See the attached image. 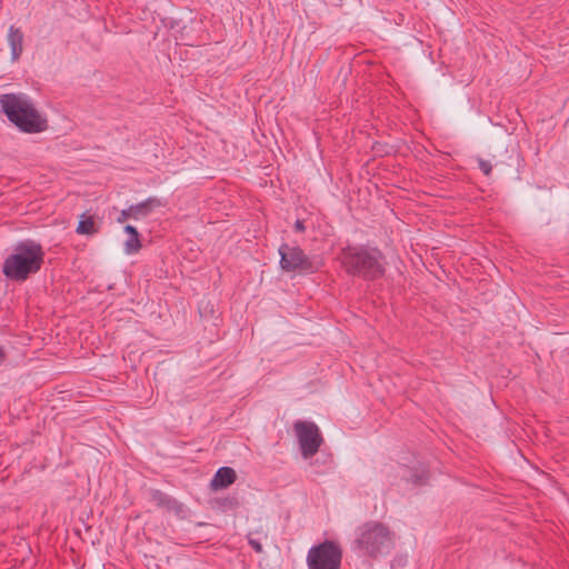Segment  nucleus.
I'll use <instances>...</instances> for the list:
<instances>
[{
    "instance_id": "1",
    "label": "nucleus",
    "mask_w": 569,
    "mask_h": 569,
    "mask_svg": "<svg viewBox=\"0 0 569 569\" xmlns=\"http://www.w3.org/2000/svg\"><path fill=\"white\" fill-rule=\"evenodd\" d=\"M0 107L8 120L21 132L40 133L48 129L47 116L24 93L1 94Z\"/></svg>"
},
{
    "instance_id": "2",
    "label": "nucleus",
    "mask_w": 569,
    "mask_h": 569,
    "mask_svg": "<svg viewBox=\"0 0 569 569\" xmlns=\"http://www.w3.org/2000/svg\"><path fill=\"white\" fill-rule=\"evenodd\" d=\"M43 260L44 251L38 241L21 240L16 243L12 252L4 259L2 273L11 281L23 282L31 274L39 272Z\"/></svg>"
},
{
    "instance_id": "3",
    "label": "nucleus",
    "mask_w": 569,
    "mask_h": 569,
    "mask_svg": "<svg viewBox=\"0 0 569 569\" xmlns=\"http://www.w3.org/2000/svg\"><path fill=\"white\" fill-rule=\"evenodd\" d=\"M383 256L377 248L348 246L340 253V261L346 271L366 279H376L383 274Z\"/></svg>"
},
{
    "instance_id": "4",
    "label": "nucleus",
    "mask_w": 569,
    "mask_h": 569,
    "mask_svg": "<svg viewBox=\"0 0 569 569\" xmlns=\"http://www.w3.org/2000/svg\"><path fill=\"white\" fill-rule=\"evenodd\" d=\"M356 546L366 556L377 558L389 555L395 548V533L377 521H368L358 527Z\"/></svg>"
},
{
    "instance_id": "5",
    "label": "nucleus",
    "mask_w": 569,
    "mask_h": 569,
    "mask_svg": "<svg viewBox=\"0 0 569 569\" xmlns=\"http://www.w3.org/2000/svg\"><path fill=\"white\" fill-rule=\"evenodd\" d=\"M280 267L287 272L312 273L320 263L305 253L299 246L282 243L278 249Z\"/></svg>"
},
{
    "instance_id": "6",
    "label": "nucleus",
    "mask_w": 569,
    "mask_h": 569,
    "mask_svg": "<svg viewBox=\"0 0 569 569\" xmlns=\"http://www.w3.org/2000/svg\"><path fill=\"white\" fill-rule=\"evenodd\" d=\"M342 551L333 541H325L309 549L307 565L309 569H340Z\"/></svg>"
},
{
    "instance_id": "7",
    "label": "nucleus",
    "mask_w": 569,
    "mask_h": 569,
    "mask_svg": "<svg viewBox=\"0 0 569 569\" xmlns=\"http://www.w3.org/2000/svg\"><path fill=\"white\" fill-rule=\"evenodd\" d=\"M293 430L305 459L313 457L321 447L323 439L319 427L313 421L297 420Z\"/></svg>"
},
{
    "instance_id": "8",
    "label": "nucleus",
    "mask_w": 569,
    "mask_h": 569,
    "mask_svg": "<svg viewBox=\"0 0 569 569\" xmlns=\"http://www.w3.org/2000/svg\"><path fill=\"white\" fill-rule=\"evenodd\" d=\"M236 471L230 467H220L210 481L212 490L226 489L236 481Z\"/></svg>"
},
{
    "instance_id": "9",
    "label": "nucleus",
    "mask_w": 569,
    "mask_h": 569,
    "mask_svg": "<svg viewBox=\"0 0 569 569\" xmlns=\"http://www.w3.org/2000/svg\"><path fill=\"white\" fill-rule=\"evenodd\" d=\"M8 43L11 50L12 60H18L23 49V33L19 28L14 26L9 28Z\"/></svg>"
},
{
    "instance_id": "10",
    "label": "nucleus",
    "mask_w": 569,
    "mask_h": 569,
    "mask_svg": "<svg viewBox=\"0 0 569 569\" xmlns=\"http://www.w3.org/2000/svg\"><path fill=\"white\" fill-rule=\"evenodd\" d=\"M162 206L160 199L150 197L144 201L130 206L131 217L138 219L148 216L154 208Z\"/></svg>"
},
{
    "instance_id": "11",
    "label": "nucleus",
    "mask_w": 569,
    "mask_h": 569,
    "mask_svg": "<svg viewBox=\"0 0 569 569\" xmlns=\"http://www.w3.org/2000/svg\"><path fill=\"white\" fill-rule=\"evenodd\" d=\"M149 496L150 501L154 503L157 507L166 508L168 510H174L178 507V502L176 499L171 498L170 496L158 489H151Z\"/></svg>"
},
{
    "instance_id": "12",
    "label": "nucleus",
    "mask_w": 569,
    "mask_h": 569,
    "mask_svg": "<svg viewBox=\"0 0 569 569\" xmlns=\"http://www.w3.org/2000/svg\"><path fill=\"white\" fill-rule=\"evenodd\" d=\"M77 232L79 234H93L96 232L93 218L82 214L77 227Z\"/></svg>"
},
{
    "instance_id": "13",
    "label": "nucleus",
    "mask_w": 569,
    "mask_h": 569,
    "mask_svg": "<svg viewBox=\"0 0 569 569\" xmlns=\"http://www.w3.org/2000/svg\"><path fill=\"white\" fill-rule=\"evenodd\" d=\"M141 242L139 238V233L129 236V238L124 242V252L127 254L136 253L140 250Z\"/></svg>"
},
{
    "instance_id": "14",
    "label": "nucleus",
    "mask_w": 569,
    "mask_h": 569,
    "mask_svg": "<svg viewBox=\"0 0 569 569\" xmlns=\"http://www.w3.org/2000/svg\"><path fill=\"white\" fill-rule=\"evenodd\" d=\"M248 543L251 546V548L256 552H258V553L262 552L263 548H262L261 542L258 539L252 538L250 535L248 536Z\"/></svg>"
},
{
    "instance_id": "15",
    "label": "nucleus",
    "mask_w": 569,
    "mask_h": 569,
    "mask_svg": "<svg viewBox=\"0 0 569 569\" xmlns=\"http://www.w3.org/2000/svg\"><path fill=\"white\" fill-rule=\"evenodd\" d=\"M479 168L486 176H489L492 170L490 162L486 160H479Z\"/></svg>"
},
{
    "instance_id": "16",
    "label": "nucleus",
    "mask_w": 569,
    "mask_h": 569,
    "mask_svg": "<svg viewBox=\"0 0 569 569\" xmlns=\"http://www.w3.org/2000/svg\"><path fill=\"white\" fill-rule=\"evenodd\" d=\"M129 218H132L131 217V211H130V207L128 209H124L120 212L119 217L117 218V221L119 223H122L123 221H126L127 219Z\"/></svg>"
},
{
    "instance_id": "17",
    "label": "nucleus",
    "mask_w": 569,
    "mask_h": 569,
    "mask_svg": "<svg viewBox=\"0 0 569 569\" xmlns=\"http://www.w3.org/2000/svg\"><path fill=\"white\" fill-rule=\"evenodd\" d=\"M124 231H126L129 236H132V234H137V233H139V232H138V230H137L133 226H131V224H127V226L124 227Z\"/></svg>"
},
{
    "instance_id": "18",
    "label": "nucleus",
    "mask_w": 569,
    "mask_h": 569,
    "mask_svg": "<svg viewBox=\"0 0 569 569\" xmlns=\"http://www.w3.org/2000/svg\"><path fill=\"white\" fill-rule=\"evenodd\" d=\"M295 228H296V230H297V231H299V232H302V231H305V229H306V227H305V224H303V221H301V220H297V221H296V223H295Z\"/></svg>"
},
{
    "instance_id": "19",
    "label": "nucleus",
    "mask_w": 569,
    "mask_h": 569,
    "mask_svg": "<svg viewBox=\"0 0 569 569\" xmlns=\"http://www.w3.org/2000/svg\"><path fill=\"white\" fill-rule=\"evenodd\" d=\"M6 357L3 348L0 346V361H2Z\"/></svg>"
},
{
    "instance_id": "20",
    "label": "nucleus",
    "mask_w": 569,
    "mask_h": 569,
    "mask_svg": "<svg viewBox=\"0 0 569 569\" xmlns=\"http://www.w3.org/2000/svg\"><path fill=\"white\" fill-rule=\"evenodd\" d=\"M415 482L420 483L421 479L417 478V479H415Z\"/></svg>"
}]
</instances>
